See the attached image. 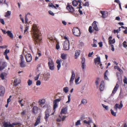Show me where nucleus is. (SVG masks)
<instances>
[{"label":"nucleus","instance_id":"680f3d73","mask_svg":"<svg viewBox=\"0 0 127 127\" xmlns=\"http://www.w3.org/2000/svg\"><path fill=\"white\" fill-rule=\"evenodd\" d=\"M28 27H26L25 28V29L24 31L25 33L28 30Z\"/></svg>","mask_w":127,"mask_h":127},{"label":"nucleus","instance_id":"393cba45","mask_svg":"<svg viewBox=\"0 0 127 127\" xmlns=\"http://www.w3.org/2000/svg\"><path fill=\"white\" fill-rule=\"evenodd\" d=\"M59 116L60 118L57 119L56 121L57 122H60L61 121H63L65 118V117L64 116H63V117L62 118H61V116L60 115H59Z\"/></svg>","mask_w":127,"mask_h":127},{"label":"nucleus","instance_id":"a211bd4d","mask_svg":"<svg viewBox=\"0 0 127 127\" xmlns=\"http://www.w3.org/2000/svg\"><path fill=\"white\" fill-rule=\"evenodd\" d=\"M102 15V17L104 18L106 17L108 15L107 11H100Z\"/></svg>","mask_w":127,"mask_h":127},{"label":"nucleus","instance_id":"aec40b11","mask_svg":"<svg viewBox=\"0 0 127 127\" xmlns=\"http://www.w3.org/2000/svg\"><path fill=\"white\" fill-rule=\"evenodd\" d=\"M96 23V21H94L92 23V25L93 28L95 30L98 31V30Z\"/></svg>","mask_w":127,"mask_h":127},{"label":"nucleus","instance_id":"58836bf2","mask_svg":"<svg viewBox=\"0 0 127 127\" xmlns=\"http://www.w3.org/2000/svg\"><path fill=\"white\" fill-rule=\"evenodd\" d=\"M80 120H79L77 121V122L75 123V125L76 126H78L79 125H80L81 124L80 122Z\"/></svg>","mask_w":127,"mask_h":127},{"label":"nucleus","instance_id":"4c0bfd02","mask_svg":"<svg viewBox=\"0 0 127 127\" xmlns=\"http://www.w3.org/2000/svg\"><path fill=\"white\" fill-rule=\"evenodd\" d=\"M111 114L113 116H115L116 115V112H115L114 111L111 109L110 110Z\"/></svg>","mask_w":127,"mask_h":127},{"label":"nucleus","instance_id":"37998d69","mask_svg":"<svg viewBox=\"0 0 127 127\" xmlns=\"http://www.w3.org/2000/svg\"><path fill=\"white\" fill-rule=\"evenodd\" d=\"M23 100V99H22L21 100H19L18 101V102L20 104H21V106H22L24 105L23 104H22V102Z\"/></svg>","mask_w":127,"mask_h":127},{"label":"nucleus","instance_id":"0e129e2a","mask_svg":"<svg viewBox=\"0 0 127 127\" xmlns=\"http://www.w3.org/2000/svg\"><path fill=\"white\" fill-rule=\"evenodd\" d=\"M111 48H112L111 50L113 51H114V45H111Z\"/></svg>","mask_w":127,"mask_h":127},{"label":"nucleus","instance_id":"c756f323","mask_svg":"<svg viewBox=\"0 0 127 127\" xmlns=\"http://www.w3.org/2000/svg\"><path fill=\"white\" fill-rule=\"evenodd\" d=\"M72 3L74 6H76L78 4L77 1L76 0H74L72 2Z\"/></svg>","mask_w":127,"mask_h":127},{"label":"nucleus","instance_id":"1a4fd4ad","mask_svg":"<svg viewBox=\"0 0 127 127\" xmlns=\"http://www.w3.org/2000/svg\"><path fill=\"white\" fill-rule=\"evenodd\" d=\"M66 9L70 12L72 13H73L74 10V8L71 5L67 4L66 7Z\"/></svg>","mask_w":127,"mask_h":127},{"label":"nucleus","instance_id":"6e6552de","mask_svg":"<svg viewBox=\"0 0 127 127\" xmlns=\"http://www.w3.org/2000/svg\"><path fill=\"white\" fill-rule=\"evenodd\" d=\"M123 107V104H122V101H121L120 102V104L116 103V104L115 106L114 107V109L115 111H117V108L121 109Z\"/></svg>","mask_w":127,"mask_h":127},{"label":"nucleus","instance_id":"f257e3e1","mask_svg":"<svg viewBox=\"0 0 127 127\" xmlns=\"http://www.w3.org/2000/svg\"><path fill=\"white\" fill-rule=\"evenodd\" d=\"M33 39L35 40V43L36 44L40 43L41 40V34L38 29L37 27L35 24H33L32 26V32Z\"/></svg>","mask_w":127,"mask_h":127},{"label":"nucleus","instance_id":"c03bdc74","mask_svg":"<svg viewBox=\"0 0 127 127\" xmlns=\"http://www.w3.org/2000/svg\"><path fill=\"white\" fill-rule=\"evenodd\" d=\"M70 96H71V95L70 94H69L68 96V100L66 102V103H68L69 102L70 100Z\"/></svg>","mask_w":127,"mask_h":127},{"label":"nucleus","instance_id":"4be33fe9","mask_svg":"<svg viewBox=\"0 0 127 127\" xmlns=\"http://www.w3.org/2000/svg\"><path fill=\"white\" fill-rule=\"evenodd\" d=\"M94 62L95 64H99L100 63V57H97L94 59Z\"/></svg>","mask_w":127,"mask_h":127},{"label":"nucleus","instance_id":"13d9d810","mask_svg":"<svg viewBox=\"0 0 127 127\" xmlns=\"http://www.w3.org/2000/svg\"><path fill=\"white\" fill-rule=\"evenodd\" d=\"M0 22L3 24H4V22L3 20V19H0Z\"/></svg>","mask_w":127,"mask_h":127},{"label":"nucleus","instance_id":"bf43d9fd","mask_svg":"<svg viewBox=\"0 0 127 127\" xmlns=\"http://www.w3.org/2000/svg\"><path fill=\"white\" fill-rule=\"evenodd\" d=\"M50 15H51L52 16H54V13H53L52 12L51 10H49L48 11Z\"/></svg>","mask_w":127,"mask_h":127},{"label":"nucleus","instance_id":"a19ab883","mask_svg":"<svg viewBox=\"0 0 127 127\" xmlns=\"http://www.w3.org/2000/svg\"><path fill=\"white\" fill-rule=\"evenodd\" d=\"M9 50L7 49H6L5 51L4 52V55H7V54L9 52Z\"/></svg>","mask_w":127,"mask_h":127},{"label":"nucleus","instance_id":"0eeeda50","mask_svg":"<svg viewBox=\"0 0 127 127\" xmlns=\"http://www.w3.org/2000/svg\"><path fill=\"white\" fill-rule=\"evenodd\" d=\"M45 115L44 117V119L46 122H47L48 120V118L50 116V112L48 108L46 109L45 112Z\"/></svg>","mask_w":127,"mask_h":127},{"label":"nucleus","instance_id":"c9c22d12","mask_svg":"<svg viewBox=\"0 0 127 127\" xmlns=\"http://www.w3.org/2000/svg\"><path fill=\"white\" fill-rule=\"evenodd\" d=\"M48 6L52 8L56 9V7L54 6L52 3H49L48 4Z\"/></svg>","mask_w":127,"mask_h":127},{"label":"nucleus","instance_id":"cd10ccee","mask_svg":"<svg viewBox=\"0 0 127 127\" xmlns=\"http://www.w3.org/2000/svg\"><path fill=\"white\" fill-rule=\"evenodd\" d=\"M67 56L66 54L63 53L61 54V57L63 59L65 60L66 59Z\"/></svg>","mask_w":127,"mask_h":127},{"label":"nucleus","instance_id":"f03ea898","mask_svg":"<svg viewBox=\"0 0 127 127\" xmlns=\"http://www.w3.org/2000/svg\"><path fill=\"white\" fill-rule=\"evenodd\" d=\"M63 48L65 50H68L69 49V43L68 40H65L63 44Z\"/></svg>","mask_w":127,"mask_h":127},{"label":"nucleus","instance_id":"7ed1b4c3","mask_svg":"<svg viewBox=\"0 0 127 127\" xmlns=\"http://www.w3.org/2000/svg\"><path fill=\"white\" fill-rule=\"evenodd\" d=\"M73 34L76 36H79L80 34V32L79 29L78 28H75L73 29Z\"/></svg>","mask_w":127,"mask_h":127},{"label":"nucleus","instance_id":"ea45409f","mask_svg":"<svg viewBox=\"0 0 127 127\" xmlns=\"http://www.w3.org/2000/svg\"><path fill=\"white\" fill-rule=\"evenodd\" d=\"M3 126L4 127H9V124L7 122H5L3 124Z\"/></svg>","mask_w":127,"mask_h":127},{"label":"nucleus","instance_id":"6ab92c4d","mask_svg":"<svg viewBox=\"0 0 127 127\" xmlns=\"http://www.w3.org/2000/svg\"><path fill=\"white\" fill-rule=\"evenodd\" d=\"M119 87V85L118 84H116L115 86V87L113 90L111 95H113V94L115 93Z\"/></svg>","mask_w":127,"mask_h":127},{"label":"nucleus","instance_id":"a18cd8bd","mask_svg":"<svg viewBox=\"0 0 127 127\" xmlns=\"http://www.w3.org/2000/svg\"><path fill=\"white\" fill-rule=\"evenodd\" d=\"M28 85L30 86L32 84V80L29 79L28 82Z\"/></svg>","mask_w":127,"mask_h":127},{"label":"nucleus","instance_id":"79ce46f5","mask_svg":"<svg viewBox=\"0 0 127 127\" xmlns=\"http://www.w3.org/2000/svg\"><path fill=\"white\" fill-rule=\"evenodd\" d=\"M92 27L91 26H90L89 28V32L91 33L92 32H93V31L92 30Z\"/></svg>","mask_w":127,"mask_h":127},{"label":"nucleus","instance_id":"052dcab7","mask_svg":"<svg viewBox=\"0 0 127 127\" xmlns=\"http://www.w3.org/2000/svg\"><path fill=\"white\" fill-rule=\"evenodd\" d=\"M61 60H58L56 61V63L58 64H61Z\"/></svg>","mask_w":127,"mask_h":127},{"label":"nucleus","instance_id":"b1692460","mask_svg":"<svg viewBox=\"0 0 127 127\" xmlns=\"http://www.w3.org/2000/svg\"><path fill=\"white\" fill-rule=\"evenodd\" d=\"M67 108L66 107L63 108L62 109L61 112V114H66L67 112Z\"/></svg>","mask_w":127,"mask_h":127},{"label":"nucleus","instance_id":"423d86ee","mask_svg":"<svg viewBox=\"0 0 127 127\" xmlns=\"http://www.w3.org/2000/svg\"><path fill=\"white\" fill-rule=\"evenodd\" d=\"M20 58V61L19 63L20 66L22 68L26 66V65L24 63L23 57L22 55H21Z\"/></svg>","mask_w":127,"mask_h":127},{"label":"nucleus","instance_id":"603ef678","mask_svg":"<svg viewBox=\"0 0 127 127\" xmlns=\"http://www.w3.org/2000/svg\"><path fill=\"white\" fill-rule=\"evenodd\" d=\"M0 77L2 80L4 79V77L3 73H1L0 74Z\"/></svg>","mask_w":127,"mask_h":127},{"label":"nucleus","instance_id":"49530a36","mask_svg":"<svg viewBox=\"0 0 127 127\" xmlns=\"http://www.w3.org/2000/svg\"><path fill=\"white\" fill-rule=\"evenodd\" d=\"M40 73H39L38 74H37L36 77H34V79L35 80H37L39 78L40 75Z\"/></svg>","mask_w":127,"mask_h":127},{"label":"nucleus","instance_id":"dca6fc26","mask_svg":"<svg viewBox=\"0 0 127 127\" xmlns=\"http://www.w3.org/2000/svg\"><path fill=\"white\" fill-rule=\"evenodd\" d=\"M40 116H38L37 118L36 122L34 125V127H35L37 125L39 124L40 123Z\"/></svg>","mask_w":127,"mask_h":127},{"label":"nucleus","instance_id":"f704fd0d","mask_svg":"<svg viewBox=\"0 0 127 127\" xmlns=\"http://www.w3.org/2000/svg\"><path fill=\"white\" fill-rule=\"evenodd\" d=\"M63 91L65 93H67L68 91V88L66 87L63 88Z\"/></svg>","mask_w":127,"mask_h":127},{"label":"nucleus","instance_id":"412c9836","mask_svg":"<svg viewBox=\"0 0 127 127\" xmlns=\"http://www.w3.org/2000/svg\"><path fill=\"white\" fill-rule=\"evenodd\" d=\"M81 59L82 60L81 62L82 63V69H84L85 66V58L83 57H81Z\"/></svg>","mask_w":127,"mask_h":127},{"label":"nucleus","instance_id":"9b49d317","mask_svg":"<svg viewBox=\"0 0 127 127\" xmlns=\"http://www.w3.org/2000/svg\"><path fill=\"white\" fill-rule=\"evenodd\" d=\"M72 75L69 81V85H70L73 83V81L75 77V74L73 71H72Z\"/></svg>","mask_w":127,"mask_h":127},{"label":"nucleus","instance_id":"9d476101","mask_svg":"<svg viewBox=\"0 0 127 127\" xmlns=\"http://www.w3.org/2000/svg\"><path fill=\"white\" fill-rule=\"evenodd\" d=\"M6 66V62H3L2 63L1 62H0V71L4 69Z\"/></svg>","mask_w":127,"mask_h":127},{"label":"nucleus","instance_id":"2f4dec72","mask_svg":"<svg viewBox=\"0 0 127 127\" xmlns=\"http://www.w3.org/2000/svg\"><path fill=\"white\" fill-rule=\"evenodd\" d=\"M11 12L10 11H8L5 13V14L4 15L5 17H7L10 16L11 14Z\"/></svg>","mask_w":127,"mask_h":127},{"label":"nucleus","instance_id":"20e7f679","mask_svg":"<svg viewBox=\"0 0 127 127\" xmlns=\"http://www.w3.org/2000/svg\"><path fill=\"white\" fill-rule=\"evenodd\" d=\"M48 66L50 69L53 70L54 69V63L51 59L49 60V62L48 63Z\"/></svg>","mask_w":127,"mask_h":127},{"label":"nucleus","instance_id":"5fc2aeb1","mask_svg":"<svg viewBox=\"0 0 127 127\" xmlns=\"http://www.w3.org/2000/svg\"><path fill=\"white\" fill-rule=\"evenodd\" d=\"M28 19L27 18V15H26L25 16V23H26L27 24L28 23Z\"/></svg>","mask_w":127,"mask_h":127},{"label":"nucleus","instance_id":"473e14b6","mask_svg":"<svg viewBox=\"0 0 127 127\" xmlns=\"http://www.w3.org/2000/svg\"><path fill=\"white\" fill-rule=\"evenodd\" d=\"M20 83H19L18 82H17V79H15L14 81V82L13 83L14 85L15 86H17Z\"/></svg>","mask_w":127,"mask_h":127},{"label":"nucleus","instance_id":"39448f33","mask_svg":"<svg viewBox=\"0 0 127 127\" xmlns=\"http://www.w3.org/2000/svg\"><path fill=\"white\" fill-rule=\"evenodd\" d=\"M62 99L61 98L55 99L53 101V110L54 111H55V109L58 107V105L57 104V102L60 101Z\"/></svg>","mask_w":127,"mask_h":127},{"label":"nucleus","instance_id":"2eb2a0df","mask_svg":"<svg viewBox=\"0 0 127 127\" xmlns=\"http://www.w3.org/2000/svg\"><path fill=\"white\" fill-rule=\"evenodd\" d=\"M45 100L44 99H42L39 100L38 103H39V105H40L41 107H42V106L45 104Z\"/></svg>","mask_w":127,"mask_h":127},{"label":"nucleus","instance_id":"f8f14e48","mask_svg":"<svg viewBox=\"0 0 127 127\" xmlns=\"http://www.w3.org/2000/svg\"><path fill=\"white\" fill-rule=\"evenodd\" d=\"M5 92V88L2 86H0V96H3Z\"/></svg>","mask_w":127,"mask_h":127},{"label":"nucleus","instance_id":"3c124183","mask_svg":"<svg viewBox=\"0 0 127 127\" xmlns=\"http://www.w3.org/2000/svg\"><path fill=\"white\" fill-rule=\"evenodd\" d=\"M83 6H89V3L88 2H86L85 3L83 4Z\"/></svg>","mask_w":127,"mask_h":127},{"label":"nucleus","instance_id":"e2e57ef3","mask_svg":"<svg viewBox=\"0 0 127 127\" xmlns=\"http://www.w3.org/2000/svg\"><path fill=\"white\" fill-rule=\"evenodd\" d=\"M93 52H92L91 53H90L88 55V56L89 57H91L92 56V55H93Z\"/></svg>","mask_w":127,"mask_h":127},{"label":"nucleus","instance_id":"69168bd1","mask_svg":"<svg viewBox=\"0 0 127 127\" xmlns=\"http://www.w3.org/2000/svg\"><path fill=\"white\" fill-rule=\"evenodd\" d=\"M60 48V46L59 44H57L56 46V48L57 49H58Z\"/></svg>","mask_w":127,"mask_h":127},{"label":"nucleus","instance_id":"8fccbe9b","mask_svg":"<svg viewBox=\"0 0 127 127\" xmlns=\"http://www.w3.org/2000/svg\"><path fill=\"white\" fill-rule=\"evenodd\" d=\"M120 28L121 27H119V29L117 30H114L113 31L114 33H115L116 32L118 33L119 31H120L121 30Z\"/></svg>","mask_w":127,"mask_h":127},{"label":"nucleus","instance_id":"bb28decb","mask_svg":"<svg viewBox=\"0 0 127 127\" xmlns=\"http://www.w3.org/2000/svg\"><path fill=\"white\" fill-rule=\"evenodd\" d=\"M80 51H79L78 50L76 51L74 56L75 57V59H76L80 55Z\"/></svg>","mask_w":127,"mask_h":127},{"label":"nucleus","instance_id":"09e8293b","mask_svg":"<svg viewBox=\"0 0 127 127\" xmlns=\"http://www.w3.org/2000/svg\"><path fill=\"white\" fill-rule=\"evenodd\" d=\"M123 47H124L126 48V47H127V45L126 44V41H124L123 43Z\"/></svg>","mask_w":127,"mask_h":127},{"label":"nucleus","instance_id":"a878e982","mask_svg":"<svg viewBox=\"0 0 127 127\" xmlns=\"http://www.w3.org/2000/svg\"><path fill=\"white\" fill-rule=\"evenodd\" d=\"M6 33L7 34V35L9 36L11 38H13V36L12 33L11 32V31H8L6 32Z\"/></svg>","mask_w":127,"mask_h":127},{"label":"nucleus","instance_id":"864d4df0","mask_svg":"<svg viewBox=\"0 0 127 127\" xmlns=\"http://www.w3.org/2000/svg\"><path fill=\"white\" fill-rule=\"evenodd\" d=\"M102 106L106 110H107L108 109V107L107 106H106L103 104H102Z\"/></svg>","mask_w":127,"mask_h":127},{"label":"nucleus","instance_id":"de8ad7c7","mask_svg":"<svg viewBox=\"0 0 127 127\" xmlns=\"http://www.w3.org/2000/svg\"><path fill=\"white\" fill-rule=\"evenodd\" d=\"M41 82L40 80H37L36 82V85L37 86H39L41 85Z\"/></svg>","mask_w":127,"mask_h":127},{"label":"nucleus","instance_id":"72a5a7b5","mask_svg":"<svg viewBox=\"0 0 127 127\" xmlns=\"http://www.w3.org/2000/svg\"><path fill=\"white\" fill-rule=\"evenodd\" d=\"M99 78L98 77L97 78L96 80H95V85L97 87H98V86L99 85Z\"/></svg>","mask_w":127,"mask_h":127},{"label":"nucleus","instance_id":"5701e85b","mask_svg":"<svg viewBox=\"0 0 127 127\" xmlns=\"http://www.w3.org/2000/svg\"><path fill=\"white\" fill-rule=\"evenodd\" d=\"M112 36H110L108 38L109 39V43L110 44H112L114 43L115 42V40L114 39H113L112 40H111V39H112Z\"/></svg>","mask_w":127,"mask_h":127},{"label":"nucleus","instance_id":"7c9ffc66","mask_svg":"<svg viewBox=\"0 0 127 127\" xmlns=\"http://www.w3.org/2000/svg\"><path fill=\"white\" fill-rule=\"evenodd\" d=\"M89 120L88 121H87L86 120H85L83 122V123H84L85 124H90L92 122V120L90 118H89Z\"/></svg>","mask_w":127,"mask_h":127},{"label":"nucleus","instance_id":"f3484780","mask_svg":"<svg viewBox=\"0 0 127 127\" xmlns=\"http://www.w3.org/2000/svg\"><path fill=\"white\" fill-rule=\"evenodd\" d=\"M104 88V82L103 81H102L99 86L100 90L101 91L103 90Z\"/></svg>","mask_w":127,"mask_h":127},{"label":"nucleus","instance_id":"774afa93","mask_svg":"<svg viewBox=\"0 0 127 127\" xmlns=\"http://www.w3.org/2000/svg\"><path fill=\"white\" fill-rule=\"evenodd\" d=\"M91 45L93 47H97V45L95 43H94V44H92Z\"/></svg>","mask_w":127,"mask_h":127},{"label":"nucleus","instance_id":"4d7b16f0","mask_svg":"<svg viewBox=\"0 0 127 127\" xmlns=\"http://www.w3.org/2000/svg\"><path fill=\"white\" fill-rule=\"evenodd\" d=\"M123 82L127 84V78L126 77L123 80Z\"/></svg>","mask_w":127,"mask_h":127},{"label":"nucleus","instance_id":"338daca9","mask_svg":"<svg viewBox=\"0 0 127 127\" xmlns=\"http://www.w3.org/2000/svg\"><path fill=\"white\" fill-rule=\"evenodd\" d=\"M98 44L100 47H102V42H100L98 43Z\"/></svg>","mask_w":127,"mask_h":127},{"label":"nucleus","instance_id":"6e6d98bb","mask_svg":"<svg viewBox=\"0 0 127 127\" xmlns=\"http://www.w3.org/2000/svg\"><path fill=\"white\" fill-rule=\"evenodd\" d=\"M79 78H80V77H78L77 78V79H76L75 80V82L76 84H78L79 83H77L79 81Z\"/></svg>","mask_w":127,"mask_h":127},{"label":"nucleus","instance_id":"e433bc0d","mask_svg":"<svg viewBox=\"0 0 127 127\" xmlns=\"http://www.w3.org/2000/svg\"><path fill=\"white\" fill-rule=\"evenodd\" d=\"M108 72V71L107 70L105 71V72H104V78L106 80H107L108 79L106 75V73L107 72Z\"/></svg>","mask_w":127,"mask_h":127},{"label":"nucleus","instance_id":"4468645a","mask_svg":"<svg viewBox=\"0 0 127 127\" xmlns=\"http://www.w3.org/2000/svg\"><path fill=\"white\" fill-rule=\"evenodd\" d=\"M26 61L27 62H30L32 60V57L30 54H27L25 56Z\"/></svg>","mask_w":127,"mask_h":127},{"label":"nucleus","instance_id":"ddd939ff","mask_svg":"<svg viewBox=\"0 0 127 127\" xmlns=\"http://www.w3.org/2000/svg\"><path fill=\"white\" fill-rule=\"evenodd\" d=\"M32 111L33 114H36L38 113V108L37 106H34L32 108Z\"/></svg>","mask_w":127,"mask_h":127},{"label":"nucleus","instance_id":"c85d7f7f","mask_svg":"<svg viewBox=\"0 0 127 127\" xmlns=\"http://www.w3.org/2000/svg\"><path fill=\"white\" fill-rule=\"evenodd\" d=\"M87 101L86 99H83L81 100V104L80 105H79V106L82 104H85L87 103Z\"/></svg>","mask_w":127,"mask_h":127}]
</instances>
